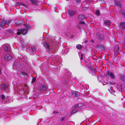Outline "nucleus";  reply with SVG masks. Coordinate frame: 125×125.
<instances>
[{
	"label": "nucleus",
	"mask_w": 125,
	"mask_h": 125,
	"mask_svg": "<svg viewBox=\"0 0 125 125\" xmlns=\"http://www.w3.org/2000/svg\"><path fill=\"white\" fill-rule=\"evenodd\" d=\"M54 42L52 41H51L48 44L46 42H44L43 45L47 50H49L50 49L52 50L53 49V48L55 47L54 46Z\"/></svg>",
	"instance_id": "nucleus-1"
},
{
	"label": "nucleus",
	"mask_w": 125,
	"mask_h": 125,
	"mask_svg": "<svg viewBox=\"0 0 125 125\" xmlns=\"http://www.w3.org/2000/svg\"><path fill=\"white\" fill-rule=\"evenodd\" d=\"M10 20H8L7 21H6L2 20L0 22V30L6 24L9 25L10 23Z\"/></svg>",
	"instance_id": "nucleus-2"
},
{
	"label": "nucleus",
	"mask_w": 125,
	"mask_h": 125,
	"mask_svg": "<svg viewBox=\"0 0 125 125\" xmlns=\"http://www.w3.org/2000/svg\"><path fill=\"white\" fill-rule=\"evenodd\" d=\"M18 32H17V34L19 35L21 34H25L27 32V30L25 29H23L20 30H18Z\"/></svg>",
	"instance_id": "nucleus-3"
},
{
	"label": "nucleus",
	"mask_w": 125,
	"mask_h": 125,
	"mask_svg": "<svg viewBox=\"0 0 125 125\" xmlns=\"http://www.w3.org/2000/svg\"><path fill=\"white\" fill-rule=\"evenodd\" d=\"M106 75L107 76H109L111 79H114L115 77V75L112 72H108Z\"/></svg>",
	"instance_id": "nucleus-4"
},
{
	"label": "nucleus",
	"mask_w": 125,
	"mask_h": 125,
	"mask_svg": "<svg viewBox=\"0 0 125 125\" xmlns=\"http://www.w3.org/2000/svg\"><path fill=\"white\" fill-rule=\"evenodd\" d=\"M3 50L4 51L7 52L8 53L10 52V48L9 45H5L3 47Z\"/></svg>",
	"instance_id": "nucleus-5"
},
{
	"label": "nucleus",
	"mask_w": 125,
	"mask_h": 125,
	"mask_svg": "<svg viewBox=\"0 0 125 125\" xmlns=\"http://www.w3.org/2000/svg\"><path fill=\"white\" fill-rule=\"evenodd\" d=\"M73 96L75 97H78L80 94V93L74 91H72V92Z\"/></svg>",
	"instance_id": "nucleus-6"
},
{
	"label": "nucleus",
	"mask_w": 125,
	"mask_h": 125,
	"mask_svg": "<svg viewBox=\"0 0 125 125\" xmlns=\"http://www.w3.org/2000/svg\"><path fill=\"white\" fill-rule=\"evenodd\" d=\"M40 89L43 91V92H45L46 91L47 89V87L44 85H42L40 86Z\"/></svg>",
	"instance_id": "nucleus-7"
},
{
	"label": "nucleus",
	"mask_w": 125,
	"mask_h": 125,
	"mask_svg": "<svg viewBox=\"0 0 125 125\" xmlns=\"http://www.w3.org/2000/svg\"><path fill=\"white\" fill-rule=\"evenodd\" d=\"M8 85L5 84H3L1 85V88L2 90H4L7 89L8 87Z\"/></svg>",
	"instance_id": "nucleus-8"
},
{
	"label": "nucleus",
	"mask_w": 125,
	"mask_h": 125,
	"mask_svg": "<svg viewBox=\"0 0 125 125\" xmlns=\"http://www.w3.org/2000/svg\"><path fill=\"white\" fill-rule=\"evenodd\" d=\"M69 12L70 15L71 16H72L75 14L76 13V12L74 10H71L69 11Z\"/></svg>",
	"instance_id": "nucleus-9"
},
{
	"label": "nucleus",
	"mask_w": 125,
	"mask_h": 125,
	"mask_svg": "<svg viewBox=\"0 0 125 125\" xmlns=\"http://www.w3.org/2000/svg\"><path fill=\"white\" fill-rule=\"evenodd\" d=\"M85 18V16L84 15H79V19L80 20H82Z\"/></svg>",
	"instance_id": "nucleus-10"
},
{
	"label": "nucleus",
	"mask_w": 125,
	"mask_h": 125,
	"mask_svg": "<svg viewBox=\"0 0 125 125\" xmlns=\"http://www.w3.org/2000/svg\"><path fill=\"white\" fill-rule=\"evenodd\" d=\"M30 1L33 4L36 6L37 5L38 2L37 1L35 0H30Z\"/></svg>",
	"instance_id": "nucleus-11"
},
{
	"label": "nucleus",
	"mask_w": 125,
	"mask_h": 125,
	"mask_svg": "<svg viewBox=\"0 0 125 125\" xmlns=\"http://www.w3.org/2000/svg\"><path fill=\"white\" fill-rule=\"evenodd\" d=\"M83 105V104H77L74 106L73 108H74L76 109L79 107H81Z\"/></svg>",
	"instance_id": "nucleus-12"
},
{
	"label": "nucleus",
	"mask_w": 125,
	"mask_h": 125,
	"mask_svg": "<svg viewBox=\"0 0 125 125\" xmlns=\"http://www.w3.org/2000/svg\"><path fill=\"white\" fill-rule=\"evenodd\" d=\"M5 59L7 60H9L12 58V57L9 54L7 55L5 57Z\"/></svg>",
	"instance_id": "nucleus-13"
},
{
	"label": "nucleus",
	"mask_w": 125,
	"mask_h": 125,
	"mask_svg": "<svg viewBox=\"0 0 125 125\" xmlns=\"http://www.w3.org/2000/svg\"><path fill=\"white\" fill-rule=\"evenodd\" d=\"M104 36L103 34H100L98 36V38L99 39H102L104 38Z\"/></svg>",
	"instance_id": "nucleus-14"
},
{
	"label": "nucleus",
	"mask_w": 125,
	"mask_h": 125,
	"mask_svg": "<svg viewBox=\"0 0 125 125\" xmlns=\"http://www.w3.org/2000/svg\"><path fill=\"white\" fill-rule=\"evenodd\" d=\"M120 77L122 81H124L125 80V76L123 74H120Z\"/></svg>",
	"instance_id": "nucleus-15"
},
{
	"label": "nucleus",
	"mask_w": 125,
	"mask_h": 125,
	"mask_svg": "<svg viewBox=\"0 0 125 125\" xmlns=\"http://www.w3.org/2000/svg\"><path fill=\"white\" fill-rule=\"evenodd\" d=\"M0 97L1 99L3 100V101H5L6 99V97L3 94H1L0 95Z\"/></svg>",
	"instance_id": "nucleus-16"
},
{
	"label": "nucleus",
	"mask_w": 125,
	"mask_h": 125,
	"mask_svg": "<svg viewBox=\"0 0 125 125\" xmlns=\"http://www.w3.org/2000/svg\"><path fill=\"white\" fill-rule=\"evenodd\" d=\"M94 11L95 12L96 14L97 15H99L100 14V11L98 10H95Z\"/></svg>",
	"instance_id": "nucleus-17"
},
{
	"label": "nucleus",
	"mask_w": 125,
	"mask_h": 125,
	"mask_svg": "<svg viewBox=\"0 0 125 125\" xmlns=\"http://www.w3.org/2000/svg\"><path fill=\"white\" fill-rule=\"evenodd\" d=\"M110 23V21L107 20H105L104 21V24L105 25H109Z\"/></svg>",
	"instance_id": "nucleus-18"
},
{
	"label": "nucleus",
	"mask_w": 125,
	"mask_h": 125,
	"mask_svg": "<svg viewBox=\"0 0 125 125\" xmlns=\"http://www.w3.org/2000/svg\"><path fill=\"white\" fill-rule=\"evenodd\" d=\"M120 26L122 27H125V23L123 22H121L120 23Z\"/></svg>",
	"instance_id": "nucleus-19"
},
{
	"label": "nucleus",
	"mask_w": 125,
	"mask_h": 125,
	"mask_svg": "<svg viewBox=\"0 0 125 125\" xmlns=\"http://www.w3.org/2000/svg\"><path fill=\"white\" fill-rule=\"evenodd\" d=\"M82 47V46L80 44H78L76 46V48L78 49H81Z\"/></svg>",
	"instance_id": "nucleus-20"
},
{
	"label": "nucleus",
	"mask_w": 125,
	"mask_h": 125,
	"mask_svg": "<svg viewBox=\"0 0 125 125\" xmlns=\"http://www.w3.org/2000/svg\"><path fill=\"white\" fill-rule=\"evenodd\" d=\"M53 113L54 114V115H56V114H57V116L59 117V118L60 117L58 116V114H60V113H57V112L55 111H54L53 112Z\"/></svg>",
	"instance_id": "nucleus-21"
},
{
	"label": "nucleus",
	"mask_w": 125,
	"mask_h": 125,
	"mask_svg": "<svg viewBox=\"0 0 125 125\" xmlns=\"http://www.w3.org/2000/svg\"><path fill=\"white\" fill-rule=\"evenodd\" d=\"M108 90L112 94V89L111 88L108 89Z\"/></svg>",
	"instance_id": "nucleus-22"
},
{
	"label": "nucleus",
	"mask_w": 125,
	"mask_h": 125,
	"mask_svg": "<svg viewBox=\"0 0 125 125\" xmlns=\"http://www.w3.org/2000/svg\"><path fill=\"white\" fill-rule=\"evenodd\" d=\"M77 109H75V110H73L72 111V114L76 112H77Z\"/></svg>",
	"instance_id": "nucleus-23"
},
{
	"label": "nucleus",
	"mask_w": 125,
	"mask_h": 125,
	"mask_svg": "<svg viewBox=\"0 0 125 125\" xmlns=\"http://www.w3.org/2000/svg\"><path fill=\"white\" fill-rule=\"evenodd\" d=\"M65 117H64L62 118L61 119H60L61 121H62L65 119Z\"/></svg>",
	"instance_id": "nucleus-24"
},
{
	"label": "nucleus",
	"mask_w": 125,
	"mask_h": 125,
	"mask_svg": "<svg viewBox=\"0 0 125 125\" xmlns=\"http://www.w3.org/2000/svg\"><path fill=\"white\" fill-rule=\"evenodd\" d=\"M36 79L35 78H34L32 80V82L33 83H34L36 80Z\"/></svg>",
	"instance_id": "nucleus-25"
},
{
	"label": "nucleus",
	"mask_w": 125,
	"mask_h": 125,
	"mask_svg": "<svg viewBox=\"0 0 125 125\" xmlns=\"http://www.w3.org/2000/svg\"><path fill=\"white\" fill-rule=\"evenodd\" d=\"M80 0H76V2L78 3H80Z\"/></svg>",
	"instance_id": "nucleus-26"
},
{
	"label": "nucleus",
	"mask_w": 125,
	"mask_h": 125,
	"mask_svg": "<svg viewBox=\"0 0 125 125\" xmlns=\"http://www.w3.org/2000/svg\"><path fill=\"white\" fill-rule=\"evenodd\" d=\"M16 24L18 25H19L21 24V23H20L19 22H16Z\"/></svg>",
	"instance_id": "nucleus-27"
},
{
	"label": "nucleus",
	"mask_w": 125,
	"mask_h": 125,
	"mask_svg": "<svg viewBox=\"0 0 125 125\" xmlns=\"http://www.w3.org/2000/svg\"><path fill=\"white\" fill-rule=\"evenodd\" d=\"M22 74L24 75L27 76V74L24 72L22 73Z\"/></svg>",
	"instance_id": "nucleus-28"
},
{
	"label": "nucleus",
	"mask_w": 125,
	"mask_h": 125,
	"mask_svg": "<svg viewBox=\"0 0 125 125\" xmlns=\"http://www.w3.org/2000/svg\"><path fill=\"white\" fill-rule=\"evenodd\" d=\"M80 24H83L84 23V22L83 21H81L79 22Z\"/></svg>",
	"instance_id": "nucleus-29"
},
{
	"label": "nucleus",
	"mask_w": 125,
	"mask_h": 125,
	"mask_svg": "<svg viewBox=\"0 0 125 125\" xmlns=\"http://www.w3.org/2000/svg\"><path fill=\"white\" fill-rule=\"evenodd\" d=\"M82 56H83V55H81V59L82 60L83 59V57H82Z\"/></svg>",
	"instance_id": "nucleus-30"
},
{
	"label": "nucleus",
	"mask_w": 125,
	"mask_h": 125,
	"mask_svg": "<svg viewBox=\"0 0 125 125\" xmlns=\"http://www.w3.org/2000/svg\"><path fill=\"white\" fill-rule=\"evenodd\" d=\"M90 67V68L91 69V70H92V69H93V66H92V67Z\"/></svg>",
	"instance_id": "nucleus-31"
},
{
	"label": "nucleus",
	"mask_w": 125,
	"mask_h": 125,
	"mask_svg": "<svg viewBox=\"0 0 125 125\" xmlns=\"http://www.w3.org/2000/svg\"><path fill=\"white\" fill-rule=\"evenodd\" d=\"M124 40L125 42V35L124 36Z\"/></svg>",
	"instance_id": "nucleus-32"
},
{
	"label": "nucleus",
	"mask_w": 125,
	"mask_h": 125,
	"mask_svg": "<svg viewBox=\"0 0 125 125\" xmlns=\"http://www.w3.org/2000/svg\"><path fill=\"white\" fill-rule=\"evenodd\" d=\"M61 65L60 64H59L58 65L57 67H58V66H60Z\"/></svg>",
	"instance_id": "nucleus-33"
},
{
	"label": "nucleus",
	"mask_w": 125,
	"mask_h": 125,
	"mask_svg": "<svg viewBox=\"0 0 125 125\" xmlns=\"http://www.w3.org/2000/svg\"><path fill=\"white\" fill-rule=\"evenodd\" d=\"M123 15L125 17V13L123 14Z\"/></svg>",
	"instance_id": "nucleus-34"
},
{
	"label": "nucleus",
	"mask_w": 125,
	"mask_h": 125,
	"mask_svg": "<svg viewBox=\"0 0 125 125\" xmlns=\"http://www.w3.org/2000/svg\"><path fill=\"white\" fill-rule=\"evenodd\" d=\"M85 42H86V41H85Z\"/></svg>",
	"instance_id": "nucleus-35"
}]
</instances>
